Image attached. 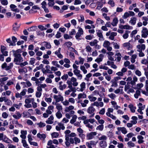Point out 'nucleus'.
Here are the masks:
<instances>
[{
	"label": "nucleus",
	"mask_w": 148,
	"mask_h": 148,
	"mask_svg": "<svg viewBox=\"0 0 148 148\" xmlns=\"http://www.w3.org/2000/svg\"><path fill=\"white\" fill-rule=\"evenodd\" d=\"M13 56L14 57V62L16 64L19 65L20 62L23 61V58L21 57V55L19 53L18 50L13 51Z\"/></svg>",
	"instance_id": "f257e3e1"
},
{
	"label": "nucleus",
	"mask_w": 148,
	"mask_h": 148,
	"mask_svg": "<svg viewBox=\"0 0 148 148\" xmlns=\"http://www.w3.org/2000/svg\"><path fill=\"white\" fill-rule=\"evenodd\" d=\"M53 97L56 103L62 102L64 100V98L61 94H59L58 95H54Z\"/></svg>",
	"instance_id": "f03ea898"
},
{
	"label": "nucleus",
	"mask_w": 148,
	"mask_h": 148,
	"mask_svg": "<svg viewBox=\"0 0 148 148\" xmlns=\"http://www.w3.org/2000/svg\"><path fill=\"white\" fill-rule=\"evenodd\" d=\"M95 110V109L92 106H90L87 109V112L91 115L90 117H92L94 116Z\"/></svg>",
	"instance_id": "7ed1b4c3"
},
{
	"label": "nucleus",
	"mask_w": 148,
	"mask_h": 148,
	"mask_svg": "<svg viewBox=\"0 0 148 148\" xmlns=\"http://www.w3.org/2000/svg\"><path fill=\"white\" fill-rule=\"evenodd\" d=\"M98 41L97 40H94L93 41L90 42L89 44L91 46L95 47L96 49H99L101 48V46L97 44Z\"/></svg>",
	"instance_id": "20e7f679"
},
{
	"label": "nucleus",
	"mask_w": 148,
	"mask_h": 148,
	"mask_svg": "<svg viewBox=\"0 0 148 148\" xmlns=\"http://www.w3.org/2000/svg\"><path fill=\"white\" fill-rule=\"evenodd\" d=\"M97 134V133L96 132H91L87 133L86 136V138L88 140L92 139L94 138L95 136Z\"/></svg>",
	"instance_id": "39448f33"
},
{
	"label": "nucleus",
	"mask_w": 148,
	"mask_h": 148,
	"mask_svg": "<svg viewBox=\"0 0 148 148\" xmlns=\"http://www.w3.org/2000/svg\"><path fill=\"white\" fill-rule=\"evenodd\" d=\"M148 36V29L146 28L143 27L141 31V36L144 38H146Z\"/></svg>",
	"instance_id": "423d86ee"
},
{
	"label": "nucleus",
	"mask_w": 148,
	"mask_h": 148,
	"mask_svg": "<svg viewBox=\"0 0 148 148\" xmlns=\"http://www.w3.org/2000/svg\"><path fill=\"white\" fill-rule=\"evenodd\" d=\"M145 45L144 44H139L136 46L137 51H143L145 49Z\"/></svg>",
	"instance_id": "0eeeda50"
},
{
	"label": "nucleus",
	"mask_w": 148,
	"mask_h": 148,
	"mask_svg": "<svg viewBox=\"0 0 148 148\" xmlns=\"http://www.w3.org/2000/svg\"><path fill=\"white\" fill-rule=\"evenodd\" d=\"M61 49L60 48H59L58 50L56 51L54 53V54L56 55L57 57L60 59H62L63 58V56L61 53Z\"/></svg>",
	"instance_id": "6e6552de"
},
{
	"label": "nucleus",
	"mask_w": 148,
	"mask_h": 148,
	"mask_svg": "<svg viewBox=\"0 0 148 148\" xmlns=\"http://www.w3.org/2000/svg\"><path fill=\"white\" fill-rule=\"evenodd\" d=\"M12 117L16 119H19L22 116V114L19 111H16L15 113L12 115Z\"/></svg>",
	"instance_id": "1a4fd4ad"
},
{
	"label": "nucleus",
	"mask_w": 148,
	"mask_h": 148,
	"mask_svg": "<svg viewBox=\"0 0 148 148\" xmlns=\"http://www.w3.org/2000/svg\"><path fill=\"white\" fill-rule=\"evenodd\" d=\"M123 47L128 50H131L132 48V45L129 42H125L123 44Z\"/></svg>",
	"instance_id": "9d476101"
},
{
	"label": "nucleus",
	"mask_w": 148,
	"mask_h": 148,
	"mask_svg": "<svg viewBox=\"0 0 148 148\" xmlns=\"http://www.w3.org/2000/svg\"><path fill=\"white\" fill-rule=\"evenodd\" d=\"M80 88H77V91L83 92L86 88V83L85 82H82L80 84Z\"/></svg>",
	"instance_id": "9b49d317"
},
{
	"label": "nucleus",
	"mask_w": 148,
	"mask_h": 148,
	"mask_svg": "<svg viewBox=\"0 0 148 148\" xmlns=\"http://www.w3.org/2000/svg\"><path fill=\"white\" fill-rule=\"evenodd\" d=\"M41 45L42 46H44L46 49H49L51 47V45L49 42L44 41L41 43Z\"/></svg>",
	"instance_id": "f8f14e48"
},
{
	"label": "nucleus",
	"mask_w": 148,
	"mask_h": 148,
	"mask_svg": "<svg viewBox=\"0 0 148 148\" xmlns=\"http://www.w3.org/2000/svg\"><path fill=\"white\" fill-rule=\"evenodd\" d=\"M119 27L121 29H132L133 28L132 27L130 26L129 25H119Z\"/></svg>",
	"instance_id": "ddd939ff"
},
{
	"label": "nucleus",
	"mask_w": 148,
	"mask_h": 148,
	"mask_svg": "<svg viewBox=\"0 0 148 148\" xmlns=\"http://www.w3.org/2000/svg\"><path fill=\"white\" fill-rule=\"evenodd\" d=\"M97 36L99 38V40L101 41L104 40L103 36L102 34V32L100 30H98L97 32Z\"/></svg>",
	"instance_id": "4468645a"
},
{
	"label": "nucleus",
	"mask_w": 148,
	"mask_h": 148,
	"mask_svg": "<svg viewBox=\"0 0 148 148\" xmlns=\"http://www.w3.org/2000/svg\"><path fill=\"white\" fill-rule=\"evenodd\" d=\"M117 129L118 131L121 132L122 133L124 134H126L127 132L126 128L124 127H118Z\"/></svg>",
	"instance_id": "2eb2a0df"
},
{
	"label": "nucleus",
	"mask_w": 148,
	"mask_h": 148,
	"mask_svg": "<svg viewBox=\"0 0 148 148\" xmlns=\"http://www.w3.org/2000/svg\"><path fill=\"white\" fill-rule=\"evenodd\" d=\"M2 140L5 143L8 144H11L12 142V141L5 135H4Z\"/></svg>",
	"instance_id": "dca6fc26"
},
{
	"label": "nucleus",
	"mask_w": 148,
	"mask_h": 148,
	"mask_svg": "<svg viewBox=\"0 0 148 148\" xmlns=\"http://www.w3.org/2000/svg\"><path fill=\"white\" fill-rule=\"evenodd\" d=\"M71 80L72 82V84L73 86H76L78 84V82H77V79L74 77H72L71 78Z\"/></svg>",
	"instance_id": "f3484780"
},
{
	"label": "nucleus",
	"mask_w": 148,
	"mask_h": 148,
	"mask_svg": "<svg viewBox=\"0 0 148 148\" xmlns=\"http://www.w3.org/2000/svg\"><path fill=\"white\" fill-rule=\"evenodd\" d=\"M62 84L63 82L62 81L59 82L58 83L59 86L58 88L59 89L61 90H63L65 89L66 87V84Z\"/></svg>",
	"instance_id": "a211bd4d"
},
{
	"label": "nucleus",
	"mask_w": 148,
	"mask_h": 148,
	"mask_svg": "<svg viewBox=\"0 0 148 148\" xmlns=\"http://www.w3.org/2000/svg\"><path fill=\"white\" fill-rule=\"evenodd\" d=\"M21 134L20 137L22 138V139H25L26 138V135L27 134V131L26 130H21Z\"/></svg>",
	"instance_id": "6ab92c4d"
},
{
	"label": "nucleus",
	"mask_w": 148,
	"mask_h": 148,
	"mask_svg": "<svg viewBox=\"0 0 148 148\" xmlns=\"http://www.w3.org/2000/svg\"><path fill=\"white\" fill-rule=\"evenodd\" d=\"M80 71L79 70L77 71L73 72L74 75L77 76V79L79 80H81L82 78V75L80 73Z\"/></svg>",
	"instance_id": "aec40b11"
},
{
	"label": "nucleus",
	"mask_w": 148,
	"mask_h": 148,
	"mask_svg": "<svg viewBox=\"0 0 148 148\" xmlns=\"http://www.w3.org/2000/svg\"><path fill=\"white\" fill-rule=\"evenodd\" d=\"M111 103L114 109L118 110L119 108H120V107L117 105V103L115 101H112Z\"/></svg>",
	"instance_id": "412c9836"
},
{
	"label": "nucleus",
	"mask_w": 148,
	"mask_h": 148,
	"mask_svg": "<svg viewBox=\"0 0 148 148\" xmlns=\"http://www.w3.org/2000/svg\"><path fill=\"white\" fill-rule=\"evenodd\" d=\"M96 24L97 26L99 25H103L104 24V21L100 18H97L96 20Z\"/></svg>",
	"instance_id": "4be33fe9"
},
{
	"label": "nucleus",
	"mask_w": 148,
	"mask_h": 148,
	"mask_svg": "<svg viewBox=\"0 0 148 148\" xmlns=\"http://www.w3.org/2000/svg\"><path fill=\"white\" fill-rule=\"evenodd\" d=\"M10 7L12 11L16 12H19V10L16 8V6L15 5L13 4L10 5Z\"/></svg>",
	"instance_id": "5701e85b"
},
{
	"label": "nucleus",
	"mask_w": 148,
	"mask_h": 148,
	"mask_svg": "<svg viewBox=\"0 0 148 148\" xmlns=\"http://www.w3.org/2000/svg\"><path fill=\"white\" fill-rule=\"evenodd\" d=\"M53 117L52 116H51L48 119V120L46 121V122L47 124H52L53 122Z\"/></svg>",
	"instance_id": "b1692460"
},
{
	"label": "nucleus",
	"mask_w": 148,
	"mask_h": 148,
	"mask_svg": "<svg viewBox=\"0 0 148 148\" xmlns=\"http://www.w3.org/2000/svg\"><path fill=\"white\" fill-rule=\"evenodd\" d=\"M107 143L105 141H101L99 143L100 147L102 148H104L106 147L107 146Z\"/></svg>",
	"instance_id": "393cba45"
},
{
	"label": "nucleus",
	"mask_w": 148,
	"mask_h": 148,
	"mask_svg": "<svg viewBox=\"0 0 148 148\" xmlns=\"http://www.w3.org/2000/svg\"><path fill=\"white\" fill-rule=\"evenodd\" d=\"M128 107L130 108L131 112L132 113H134L135 112V110L136 109V107L134 106L132 104H130L128 105Z\"/></svg>",
	"instance_id": "a878e982"
},
{
	"label": "nucleus",
	"mask_w": 148,
	"mask_h": 148,
	"mask_svg": "<svg viewBox=\"0 0 148 148\" xmlns=\"http://www.w3.org/2000/svg\"><path fill=\"white\" fill-rule=\"evenodd\" d=\"M103 55L102 54H100L99 56V58H97L95 60V61L99 63L103 60Z\"/></svg>",
	"instance_id": "bb28decb"
},
{
	"label": "nucleus",
	"mask_w": 148,
	"mask_h": 148,
	"mask_svg": "<svg viewBox=\"0 0 148 148\" xmlns=\"http://www.w3.org/2000/svg\"><path fill=\"white\" fill-rule=\"evenodd\" d=\"M142 20L143 21V24L144 26H146L147 24L148 18L146 16H143L142 18Z\"/></svg>",
	"instance_id": "cd10ccee"
},
{
	"label": "nucleus",
	"mask_w": 148,
	"mask_h": 148,
	"mask_svg": "<svg viewBox=\"0 0 148 148\" xmlns=\"http://www.w3.org/2000/svg\"><path fill=\"white\" fill-rule=\"evenodd\" d=\"M18 71L20 74L25 73L27 72V69L26 68L24 67L22 69H19Z\"/></svg>",
	"instance_id": "c85d7f7f"
},
{
	"label": "nucleus",
	"mask_w": 148,
	"mask_h": 148,
	"mask_svg": "<svg viewBox=\"0 0 148 148\" xmlns=\"http://www.w3.org/2000/svg\"><path fill=\"white\" fill-rule=\"evenodd\" d=\"M137 138L138 139V142L139 144L142 143L144 142L143 140L144 137L141 135H138L137 136Z\"/></svg>",
	"instance_id": "c756f323"
},
{
	"label": "nucleus",
	"mask_w": 148,
	"mask_h": 148,
	"mask_svg": "<svg viewBox=\"0 0 148 148\" xmlns=\"http://www.w3.org/2000/svg\"><path fill=\"white\" fill-rule=\"evenodd\" d=\"M23 118H28L30 116V114L29 112L24 111L23 112Z\"/></svg>",
	"instance_id": "7c9ffc66"
},
{
	"label": "nucleus",
	"mask_w": 148,
	"mask_h": 148,
	"mask_svg": "<svg viewBox=\"0 0 148 148\" xmlns=\"http://www.w3.org/2000/svg\"><path fill=\"white\" fill-rule=\"evenodd\" d=\"M92 95H89L88 97L90 101L91 102L95 101L97 99V98L96 97H94Z\"/></svg>",
	"instance_id": "2f4dec72"
},
{
	"label": "nucleus",
	"mask_w": 148,
	"mask_h": 148,
	"mask_svg": "<svg viewBox=\"0 0 148 148\" xmlns=\"http://www.w3.org/2000/svg\"><path fill=\"white\" fill-rule=\"evenodd\" d=\"M117 35V33L115 32H112L110 35V36L109 37V38L111 40H113L114 39V36Z\"/></svg>",
	"instance_id": "473e14b6"
},
{
	"label": "nucleus",
	"mask_w": 148,
	"mask_h": 148,
	"mask_svg": "<svg viewBox=\"0 0 148 148\" xmlns=\"http://www.w3.org/2000/svg\"><path fill=\"white\" fill-rule=\"evenodd\" d=\"M118 19L117 18H114L112 22V25L113 26H116L118 23Z\"/></svg>",
	"instance_id": "72a5a7b5"
},
{
	"label": "nucleus",
	"mask_w": 148,
	"mask_h": 148,
	"mask_svg": "<svg viewBox=\"0 0 148 148\" xmlns=\"http://www.w3.org/2000/svg\"><path fill=\"white\" fill-rule=\"evenodd\" d=\"M65 139L66 141L65 143L66 146L67 147H69L70 145V143L69 137L65 136Z\"/></svg>",
	"instance_id": "f704fd0d"
},
{
	"label": "nucleus",
	"mask_w": 148,
	"mask_h": 148,
	"mask_svg": "<svg viewBox=\"0 0 148 148\" xmlns=\"http://www.w3.org/2000/svg\"><path fill=\"white\" fill-rule=\"evenodd\" d=\"M114 92L116 94H123L124 92L123 89L118 88L115 90L114 91Z\"/></svg>",
	"instance_id": "c9c22d12"
},
{
	"label": "nucleus",
	"mask_w": 148,
	"mask_h": 148,
	"mask_svg": "<svg viewBox=\"0 0 148 148\" xmlns=\"http://www.w3.org/2000/svg\"><path fill=\"white\" fill-rule=\"evenodd\" d=\"M130 33V32L126 30L125 33L123 35V37L124 39H127L129 37V34Z\"/></svg>",
	"instance_id": "e433bc0d"
},
{
	"label": "nucleus",
	"mask_w": 148,
	"mask_h": 148,
	"mask_svg": "<svg viewBox=\"0 0 148 148\" xmlns=\"http://www.w3.org/2000/svg\"><path fill=\"white\" fill-rule=\"evenodd\" d=\"M115 56H117V58L115 59V60L117 62H119L120 61L121 59V54L120 53H116Z\"/></svg>",
	"instance_id": "4c0bfd02"
},
{
	"label": "nucleus",
	"mask_w": 148,
	"mask_h": 148,
	"mask_svg": "<svg viewBox=\"0 0 148 148\" xmlns=\"http://www.w3.org/2000/svg\"><path fill=\"white\" fill-rule=\"evenodd\" d=\"M136 18L135 17H133L131 18L129 21L130 23L132 25H134L136 23Z\"/></svg>",
	"instance_id": "58836bf2"
},
{
	"label": "nucleus",
	"mask_w": 148,
	"mask_h": 148,
	"mask_svg": "<svg viewBox=\"0 0 148 148\" xmlns=\"http://www.w3.org/2000/svg\"><path fill=\"white\" fill-rule=\"evenodd\" d=\"M77 118V116L75 115H74L72 117V119L70 121V123L71 124H73L76 121V120Z\"/></svg>",
	"instance_id": "ea45409f"
},
{
	"label": "nucleus",
	"mask_w": 148,
	"mask_h": 148,
	"mask_svg": "<svg viewBox=\"0 0 148 148\" xmlns=\"http://www.w3.org/2000/svg\"><path fill=\"white\" fill-rule=\"evenodd\" d=\"M37 137L40 139H45L46 137V135L45 134H40L39 133H38L37 135Z\"/></svg>",
	"instance_id": "a19ab883"
},
{
	"label": "nucleus",
	"mask_w": 148,
	"mask_h": 148,
	"mask_svg": "<svg viewBox=\"0 0 148 148\" xmlns=\"http://www.w3.org/2000/svg\"><path fill=\"white\" fill-rule=\"evenodd\" d=\"M89 103V101L88 100L85 99L83 102H82V103H81V105L83 107H86L87 106V104Z\"/></svg>",
	"instance_id": "79ce46f5"
},
{
	"label": "nucleus",
	"mask_w": 148,
	"mask_h": 148,
	"mask_svg": "<svg viewBox=\"0 0 148 148\" xmlns=\"http://www.w3.org/2000/svg\"><path fill=\"white\" fill-rule=\"evenodd\" d=\"M141 62L142 64H147V67L146 68L148 70V60L145 59H143L141 60Z\"/></svg>",
	"instance_id": "37998d69"
},
{
	"label": "nucleus",
	"mask_w": 148,
	"mask_h": 148,
	"mask_svg": "<svg viewBox=\"0 0 148 148\" xmlns=\"http://www.w3.org/2000/svg\"><path fill=\"white\" fill-rule=\"evenodd\" d=\"M108 96L112 100H114L116 97V95L114 93H111L108 94Z\"/></svg>",
	"instance_id": "c03bdc74"
},
{
	"label": "nucleus",
	"mask_w": 148,
	"mask_h": 148,
	"mask_svg": "<svg viewBox=\"0 0 148 148\" xmlns=\"http://www.w3.org/2000/svg\"><path fill=\"white\" fill-rule=\"evenodd\" d=\"M55 104L56 105V108L58 111H60L62 110V106L60 104L56 103Z\"/></svg>",
	"instance_id": "a18cd8bd"
},
{
	"label": "nucleus",
	"mask_w": 148,
	"mask_h": 148,
	"mask_svg": "<svg viewBox=\"0 0 148 148\" xmlns=\"http://www.w3.org/2000/svg\"><path fill=\"white\" fill-rule=\"evenodd\" d=\"M34 101V98L26 99H25V102L26 104H28L32 102V101Z\"/></svg>",
	"instance_id": "49530a36"
},
{
	"label": "nucleus",
	"mask_w": 148,
	"mask_h": 148,
	"mask_svg": "<svg viewBox=\"0 0 148 148\" xmlns=\"http://www.w3.org/2000/svg\"><path fill=\"white\" fill-rule=\"evenodd\" d=\"M12 46H15L16 45L15 42H17V39L14 36H13L12 37Z\"/></svg>",
	"instance_id": "de8ad7c7"
},
{
	"label": "nucleus",
	"mask_w": 148,
	"mask_h": 148,
	"mask_svg": "<svg viewBox=\"0 0 148 148\" xmlns=\"http://www.w3.org/2000/svg\"><path fill=\"white\" fill-rule=\"evenodd\" d=\"M19 25L16 23H15L13 26V29L14 31L18 30L19 27Z\"/></svg>",
	"instance_id": "09e8293b"
},
{
	"label": "nucleus",
	"mask_w": 148,
	"mask_h": 148,
	"mask_svg": "<svg viewBox=\"0 0 148 148\" xmlns=\"http://www.w3.org/2000/svg\"><path fill=\"white\" fill-rule=\"evenodd\" d=\"M74 107L72 106H70L68 107H66L65 109V111L66 112H69L70 110H72L73 109Z\"/></svg>",
	"instance_id": "8fccbe9b"
},
{
	"label": "nucleus",
	"mask_w": 148,
	"mask_h": 148,
	"mask_svg": "<svg viewBox=\"0 0 148 148\" xmlns=\"http://www.w3.org/2000/svg\"><path fill=\"white\" fill-rule=\"evenodd\" d=\"M37 125L38 126V127L40 128H42L45 127L46 124L45 123L40 122L39 123L37 124Z\"/></svg>",
	"instance_id": "3c124183"
},
{
	"label": "nucleus",
	"mask_w": 148,
	"mask_h": 148,
	"mask_svg": "<svg viewBox=\"0 0 148 148\" xmlns=\"http://www.w3.org/2000/svg\"><path fill=\"white\" fill-rule=\"evenodd\" d=\"M137 57V55L136 54H133L132 55L131 58V61L132 63H134L135 62V59Z\"/></svg>",
	"instance_id": "603ef678"
},
{
	"label": "nucleus",
	"mask_w": 148,
	"mask_h": 148,
	"mask_svg": "<svg viewBox=\"0 0 148 148\" xmlns=\"http://www.w3.org/2000/svg\"><path fill=\"white\" fill-rule=\"evenodd\" d=\"M86 97V96L85 94H84L80 93L78 95L77 99H79L82 98H85Z\"/></svg>",
	"instance_id": "864d4df0"
},
{
	"label": "nucleus",
	"mask_w": 148,
	"mask_h": 148,
	"mask_svg": "<svg viewBox=\"0 0 148 148\" xmlns=\"http://www.w3.org/2000/svg\"><path fill=\"white\" fill-rule=\"evenodd\" d=\"M91 26L87 25L85 26V28L86 29H90L92 28L93 29L95 28V26L94 25H91Z\"/></svg>",
	"instance_id": "5fc2aeb1"
},
{
	"label": "nucleus",
	"mask_w": 148,
	"mask_h": 148,
	"mask_svg": "<svg viewBox=\"0 0 148 148\" xmlns=\"http://www.w3.org/2000/svg\"><path fill=\"white\" fill-rule=\"evenodd\" d=\"M49 2L48 3V5L49 7L53 6L55 4L54 1V0H48Z\"/></svg>",
	"instance_id": "6e6d98bb"
},
{
	"label": "nucleus",
	"mask_w": 148,
	"mask_h": 148,
	"mask_svg": "<svg viewBox=\"0 0 148 148\" xmlns=\"http://www.w3.org/2000/svg\"><path fill=\"white\" fill-rule=\"evenodd\" d=\"M92 76V74L89 73L86 75V77L84 78V79L87 82H89L90 80L89 78Z\"/></svg>",
	"instance_id": "4d7b16f0"
},
{
	"label": "nucleus",
	"mask_w": 148,
	"mask_h": 148,
	"mask_svg": "<svg viewBox=\"0 0 148 148\" xmlns=\"http://www.w3.org/2000/svg\"><path fill=\"white\" fill-rule=\"evenodd\" d=\"M74 144L77 145L78 143H80L81 141L80 139L77 137H74Z\"/></svg>",
	"instance_id": "13d9d810"
},
{
	"label": "nucleus",
	"mask_w": 148,
	"mask_h": 148,
	"mask_svg": "<svg viewBox=\"0 0 148 148\" xmlns=\"http://www.w3.org/2000/svg\"><path fill=\"white\" fill-rule=\"evenodd\" d=\"M80 69L83 72L84 74H86L87 73V70L86 69L85 67L84 66H81Z\"/></svg>",
	"instance_id": "bf43d9fd"
},
{
	"label": "nucleus",
	"mask_w": 148,
	"mask_h": 148,
	"mask_svg": "<svg viewBox=\"0 0 148 148\" xmlns=\"http://www.w3.org/2000/svg\"><path fill=\"white\" fill-rule=\"evenodd\" d=\"M56 114L57 117L59 119L61 118L62 116V115L60 111H58Z\"/></svg>",
	"instance_id": "052dcab7"
},
{
	"label": "nucleus",
	"mask_w": 148,
	"mask_h": 148,
	"mask_svg": "<svg viewBox=\"0 0 148 148\" xmlns=\"http://www.w3.org/2000/svg\"><path fill=\"white\" fill-rule=\"evenodd\" d=\"M5 102L6 103L7 105L11 106L12 105V102L11 101L8 99H6L5 100Z\"/></svg>",
	"instance_id": "680f3d73"
},
{
	"label": "nucleus",
	"mask_w": 148,
	"mask_h": 148,
	"mask_svg": "<svg viewBox=\"0 0 148 148\" xmlns=\"http://www.w3.org/2000/svg\"><path fill=\"white\" fill-rule=\"evenodd\" d=\"M104 128V126L103 125H99L97 126L96 128V130H99L100 131H102L103 130Z\"/></svg>",
	"instance_id": "e2e57ef3"
},
{
	"label": "nucleus",
	"mask_w": 148,
	"mask_h": 148,
	"mask_svg": "<svg viewBox=\"0 0 148 148\" xmlns=\"http://www.w3.org/2000/svg\"><path fill=\"white\" fill-rule=\"evenodd\" d=\"M13 63H10L8 66L7 65L5 70L8 71L10 69L13 67Z\"/></svg>",
	"instance_id": "0e129e2a"
},
{
	"label": "nucleus",
	"mask_w": 148,
	"mask_h": 148,
	"mask_svg": "<svg viewBox=\"0 0 148 148\" xmlns=\"http://www.w3.org/2000/svg\"><path fill=\"white\" fill-rule=\"evenodd\" d=\"M140 91L139 90H137L136 93L134 94V97L136 99L138 98L139 96L140 95Z\"/></svg>",
	"instance_id": "69168bd1"
},
{
	"label": "nucleus",
	"mask_w": 148,
	"mask_h": 148,
	"mask_svg": "<svg viewBox=\"0 0 148 148\" xmlns=\"http://www.w3.org/2000/svg\"><path fill=\"white\" fill-rule=\"evenodd\" d=\"M80 18L78 19V21L79 22H83L85 20L84 17L83 15L81 14L79 16Z\"/></svg>",
	"instance_id": "338daca9"
},
{
	"label": "nucleus",
	"mask_w": 148,
	"mask_h": 148,
	"mask_svg": "<svg viewBox=\"0 0 148 148\" xmlns=\"http://www.w3.org/2000/svg\"><path fill=\"white\" fill-rule=\"evenodd\" d=\"M110 45V43L109 41H105L103 43V46L104 47L106 48L107 47L109 46Z\"/></svg>",
	"instance_id": "774afa93"
}]
</instances>
